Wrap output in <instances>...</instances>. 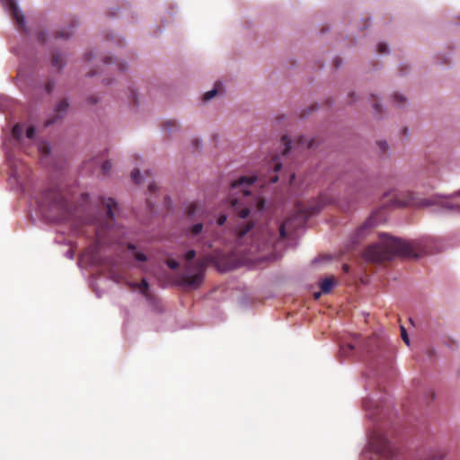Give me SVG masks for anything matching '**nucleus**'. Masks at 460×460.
<instances>
[{"label":"nucleus","mask_w":460,"mask_h":460,"mask_svg":"<svg viewBox=\"0 0 460 460\" xmlns=\"http://www.w3.org/2000/svg\"><path fill=\"white\" fill-rule=\"evenodd\" d=\"M257 180V176H242L232 183L233 190H238L240 195L229 198L230 208L240 219H247V221L238 224L235 228L240 240L254 228V220L259 217L265 208L264 199L257 196L250 197L251 193L247 190Z\"/></svg>","instance_id":"nucleus-1"},{"label":"nucleus","mask_w":460,"mask_h":460,"mask_svg":"<svg viewBox=\"0 0 460 460\" xmlns=\"http://www.w3.org/2000/svg\"><path fill=\"white\" fill-rule=\"evenodd\" d=\"M422 251L416 242H406L386 234H379V242L366 248L364 257L367 261L384 262L399 256L418 258Z\"/></svg>","instance_id":"nucleus-2"},{"label":"nucleus","mask_w":460,"mask_h":460,"mask_svg":"<svg viewBox=\"0 0 460 460\" xmlns=\"http://www.w3.org/2000/svg\"><path fill=\"white\" fill-rule=\"evenodd\" d=\"M290 224L291 220L288 218L281 224L273 222L262 226H254L242 240L236 234L237 242L250 244L247 250L250 253L270 250L287 236L286 229L290 228Z\"/></svg>","instance_id":"nucleus-3"},{"label":"nucleus","mask_w":460,"mask_h":460,"mask_svg":"<svg viewBox=\"0 0 460 460\" xmlns=\"http://www.w3.org/2000/svg\"><path fill=\"white\" fill-rule=\"evenodd\" d=\"M39 206L47 217L53 221H66L71 218V205L58 190L50 189L44 192Z\"/></svg>","instance_id":"nucleus-4"},{"label":"nucleus","mask_w":460,"mask_h":460,"mask_svg":"<svg viewBox=\"0 0 460 460\" xmlns=\"http://www.w3.org/2000/svg\"><path fill=\"white\" fill-rule=\"evenodd\" d=\"M196 256L194 250H190L185 253L187 261L183 273L179 279L180 285L199 286L202 283L205 271V264L201 261L192 262Z\"/></svg>","instance_id":"nucleus-5"},{"label":"nucleus","mask_w":460,"mask_h":460,"mask_svg":"<svg viewBox=\"0 0 460 460\" xmlns=\"http://www.w3.org/2000/svg\"><path fill=\"white\" fill-rule=\"evenodd\" d=\"M281 141L284 146L282 155H286L292 149L301 151L310 149L314 145V139H307L305 136H298L294 141L289 139L288 136H283Z\"/></svg>","instance_id":"nucleus-6"},{"label":"nucleus","mask_w":460,"mask_h":460,"mask_svg":"<svg viewBox=\"0 0 460 460\" xmlns=\"http://www.w3.org/2000/svg\"><path fill=\"white\" fill-rule=\"evenodd\" d=\"M331 202V200H325L323 196H321L317 201L314 202V205H310L308 207H302L298 206L297 208V214L298 217L303 219H307L309 217L315 215L318 213L323 206L327 203Z\"/></svg>","instance_id":"nucleus-7"},{"label":"nucleus","mask_w":460,"mask_h":460,"mask_svg":"<svg viewBox=\"0 0 460 460\" xmlns=\"http://www.w3.org/2000/svg\"><path fill=\"white\" fill-rule=\"evenodd\" d=\"M6 8L11 13L13 18L15 20V22L19 29H25V19L23 14L18 8L17 3L15 0H5Z\"/></svg>","instance_id":"nucleus-8"},{"label":"nucleus","mask_w":460,"mask_h":460,"mask_svg":"<svg viewBox=\"0 0 460 460\" xmlns=\"http://www.w3.org/2000/svg\"><path fill=\"white\" fill-rule=\"evenodd\" d=\"M69 107L68 101L66 99H62L58 104L57 105L54 111V116L45 122V127H49L54 123H56L58 119H61L65 113L66 112Z\"/></svg>","instance_id":"nucleus-9"},{"label":"nucleus","mask_w":460,"mask_h":460,"mask_svg":"<svg viewBox=\"0 0 460 460\" xmlns=\"http://www.w3.org/2000/svg\"><path fill=\"white\" fill-rule=\"evenodd\" d=\"M360 339L358 337H355L353 341L342 343L340 347V353L343 357H349L350 353L354 350L358 349L359 345Z\"/></svg>","instance_id":"nucleus-10"},{"label":"nucleus","mask_w":460,"mask_h":460,"mask_svg":"<svg viewBox=\"0 0 460 460\" xmlns=\"http://www.w3.org/2000/svg\"><path fill=\"white\" fill-rule=\"evenodd\" d=\"M393 205L396 207H407V206H415L416 203L414 201L413 195L411 193H406L403 198L399 196L394 197Z\"/></svg>","instance_id":"nucleus-11"},{"label":"nucleus","mask_w":460,"mask_h":460,"mask_svg":"<svg viewBox=\"0 0 460 460\" xmlns=\"http://www.w3.org/2000/svg\"><path fill=\"white\" fill-rule=\"evenodd\" d=\"M102 205L106 207V214L109 220L111 221L114 217V212L117 210V203L112 198L102 199Z\"/></svg>","instance_id":"nucleus-12"},{"label":"nucleus","mask_w":460,"mask_h":460,"mask_svg":"<svg viewBox=\"0 0 460 460\" xmlns=\"http://www.w3.org/2000/svg\"><path fill=\"white\" fill-rule=\"evenodd\" d=\"M375 226L374 218L368 217L357 230V238H361L367 234V231Z\"/></svg>","instance_id":"nucleus-13"},{"label":"nucleus","mask_w":460,"mask_h":460,"mask_svg":"<svg viewBox=\"0 0 460 460\" xmlns=\"http://www.w3.org/2000/svg\"><path fill=\"white\" fill-rule=\"evenodd\" d=\"M127 247L132 252V256L137 261L145 262L147 261L146 255L142 252L137 251L133 243H128Z\"/></svg>","instance_id":"nucleus-14"},{"label":"nucleus","mask_w":460,"mask_h":460,"mask_svg":"<svg viewBox=\"0 0 460 460\" xmlns=\"http://www.w3.org/2000/svg\"><path fill=\"white\" fill-rule=\"evenodd\" d=\"M441 208L456 212L460 213V205L454 203L451 199H446L440 202Z\"/></svg>","instance_id":"nucleus-15"},{"label":"nucleus","mask_w":460,"mask_h":460,"mask_svg":"<svg viewBox=\"0 0 460 460\" xmlns=\"http://www.w3.org/2000/svg\"><path fill=\"white\" fill-rule=\"evenodd\" d=\"M163 128L168 134L177 131L180 128L179 124L174 119H168L163 124Z\"/></svg>","instance_id":"nucleus-16"},{"label":"nucleus","mask_w":460,"mask_h":460,"mask_svg":"<svg viewBox=\"0 0 460 460\" xmlns=\"http://www.w3.org/2000/svg\"><path fill=\"white\" fill-rule=\"evenodd\" d=\"M203 231V225L201 223H197L190 226L187 231L186 234L190 237H195L200 234Z\"/></svg>","instance_id":"nucleus-17"},{"label":"nucleus","mask_w":460,"mask_h":460,"mask_svg":"<svg viewBox=\"0 0 460 460\" xmlns=\"http://www.w3.org/2000/svg\"><path fill=\"white\" fill-rule=\"evenodd\" d=\"M220 86H221V84H220L219 82L216 83L215 87H214L212 90H210V91L207 92V93L204 94V96H203V100H204V101H209V100H211L212 98H214V97L217 95V92H218V88H219Z\"/></svg>","instance_id":"nucleus-18"},{"label":"nucleus","mask_w":460,"mask_h":460,"mask_svg":"<svg viewBox=\"0 0 460 460\" xmlns=\"http://www.w3.org/2000/svg\"><path fill=\"white\" fill-rule=\"evenodd\" d=\"M23 132V126L21 124H16L13 126L12 129V135L13 137H15L17 140H20Z\"/></svg>","instance_id":"nucleus-19"},{"label":"nucleus","mask_w":460,"mask_h":460,"mask_svg":"<svg viewBox=\"0 0 460 460\" xmlns=\"http://www.w3.org/2000/svg\"><path fill=\"white\" fill-rule=\"evenodd\" d=\"M96 247L94 249H97L102 243H103V235H104V229L102 226H99L96 229Z\"/></svg>","instance_id":"nucleus-20"},{"label":"nucleus","mask_w":460,"mask_h":460,"mask_svg":"<svg viewBox=\"0 0 460 460\" xmlns=\"http://www.w3.org/2000/svg\"><path fill=\"white\" fill-rule=\"evenodd\" d=\"M334 281L335 279L333 276L326 277L321 281L319 288H332L334 285Z\"/></svg>","instance_id":"nucleus-21"},{"label":"nucleus","mask_w":460,"mask_h":460,"mask_svg":"<svg viewBox=\"0 0 460 460\" xmlns=\"http://www.w3.org/2000/svg\"><path fill=\"white\" fill-rule=\"evenodd\" d=\"M72 34H73V32H72L71 30H69V31H60L55 32V37L56 38H60V39H68Z\"/></svg>","instance_id":"nucleus-22"},{"label":"nucleus","mask_w":460,"mask_h":460,"mask_svg":"<svg viewBox=\"0 0 460 460\" xmlns=\"http://www.w3.org/2000/svg\"><path fill=\"white\" fill-rule=\"evenodd\" d=\"M51 63L54 66H62V58L59 54H55L52 57Z\"/></svg>","instance_id":"nucleus-23"},{"label":"nucleus","mask_w":460,"mask_h":460,"mask_svg":"<svg viewBox=\"0 0 460 460\" xmlns=\"http://www.w3.org/2000/svg\"><path fill=\"white\" fill-rule=\"evenodd\" d=\"M41 154L48 155L50 154V146L47 143H41L39 146Z\"/></svg>","instance_id":"nucleus-24"},{"label":"nucleus","mask_w":460,"mask_h":460,"mask_svg":"<svg viewBox=\"0 0 460 460\" xmlns=\"http://www.w3.org/2000/svg\"><path fill=\"white\" fill-rule=\"evenodd\" d=\"M383 444V447L378 449V453L381 455H385L386 452L391 451L390 444L387 440L384 439Z\"/></svg>","instance_id":"nucleus-25"},{"label":"nucleus","mask_w":460,"mask_h":460,"mask_svg":"<svg viewBox=\"0 0 460 460\" xmlns=\"http://www.w3.org/2000/svg\"><path fill=\"white\" fill-rule=\"evenodd\" d=\"M332 289H320V291L314 292L313 294L314 299L318 300L323 294H331Z\"/></svg>","instance_id":"nucleus-26"},{"label":"nucleus","mask_w":460,"mask_h":460,"mask_svg":"<svg viewBox=\"0 0 460 460\" xmlns=\"http://www.w3.org/2000/svg\"><path fill=\"white\" fill-rule=\"evenodd\" d=\"M166 264L171 270H177L180 266L179 262L173 259L167 260Z\"/></svg>","instance_id":"nucleus-27"},{"label":"nucleus","mask_w":460,"mask_h":460,"mask_svg":"<svg viewBox=\"0 0 460 460\" xmlns=\"http://www.w3.org/2000/svg\"><path fill=\"white\" fill-rule=\"evenodd\" d=\"M401 336H402V339L403 340V341L407 345H409L410 344V340H409L406 329L402 325H401Z\"/></svg>","instance_id":"nucleus-28"},{"label":"nucleus","mask_w":460,"mask_h":460,"mask_svg":"<svg viewBox=\"0 0 460 460\" xmlns=\"http://www.w3.org/2000/svg\"><path fill=\"white\" fill-rule=\"evenodd\" d=\"M111 169V164L110 161H105L102 165V170L104 174H107Z\"/></svg>","instance_id":"nucleus-29"},{"label":"nucleus","mask_w":460,"mask_h":460,"mask_svg":"<svg viewBox=\"0 0 460 460\" xmlns=\"http://www.w3.org/2000/svg\"><path fill=\"white\" fill-rule=\"evenodd\" d=\"M131 178L136 183H140V172L138 170H135L131 173Z\"/></svg>","instance_id":"nucleus-30"},{"label":"nucleus","mask_w":460,"mask_h":460,"mask_svg":"<svg viewBox=\"0 0 460 460\" xmlns=\"http://www.w3.org/2000/svg\"><path fill=\"white\" fill-rule=\"evenodd\" d=\"M377 51L381 54L387 53V45L385 43H379L377 46Z\"/></svg>","instance_id":"nucleus-31"},{"label":"nucleus","mask_w":460,"mask_h":460,"mask_svg":"<svg viewBox=\"0 0 460 460\" xmlns=\"http://www.w3.org/2000/svg\"><path fill=\"white\" fill-rule=\"evenodd\" d=\"M36 129L34 127H29L26 130V137L28 138H33Z\"/></svg>","instance_id":"nucleus-32"},{"label":"nucleus","mask_w":460,"mask_h":460,"mask_svg":"<svg viewBox=\"0 0 460 460\" xmlns=\"http://www.w3.org/2000/svg\"><path fill=\"white\" fill-rule=\"evenodd\" d=\"M444 456H445V455L442 452H437L429 460H442L444 458Z\"/></svg>","instance_id":"nucleus-33"},{"label":"nucleus","mask_w":460,"mask_h":460,"mask_svg":"<svg viewBox=\"0 0 460 460\" xmlns=\"http://www.w3.org/2000/svg\"><path fill=\"white\" fill-rule=\"evenodd\" d=\"M394 101L399 104H402L405 102V98L402 95L396 93L394 94Z\"/></svg>","instance_id":"nucleus-34"},{"label":"nucleus","mask_w":460,"mask_h":460,"mask_svg":"<svg viewBox=\"0 0 460 460\" xmlns=\"http://www.w3.org/2000/svg\"><path fill=\"white\" fill-rule=\"evenodd\" d=\"M377 145H378V146H379L380 150H381L383 153L386 152V150H387V144H386V142H385V141H378V142H377Z\"/></svg>","instance_id":"nucleus-35"},{"label":"nucleus","mask_w":460,"mask_h":460,"mask_svg":"<svg viewBox=\"0 0 460 460\" xmlns=\"http://www.w3.org/2000/svg\"><path fill=\"white\" fill-rule=\"evenodd\" d=\"M141 295L146 298V299H149L150 298V289H146V288H143V289H139Z\"/></svg>","instance_id":"nucleus-36"},{"label":"nucleus","mask_w":460,"mask_h":460,"mask_svg":"<svg viewBox=\"0 0 460 460\" xmlns=\"http://www.w3.org/2000/svg\"><path fill=\"white\" fill-rule=\"evenodd\" d=\"M197 206L195 204H191L188 208V215L190 217L193 216L196 212Z\"/></svg>","instance_id":"nucleus-37"},{"label":"nucleus","mask_w":460,"mask_h":460,"mask_svg":"<svg viewBox=\"0 0 460 460\" xmlns=\"http://www.w3.org/2000/svg\"><path fill=\"white\" fill-rule=\"evenodd\" d=\"M37 38H38V40H39L40 42L44 43V42H45V40H46V33H45V32H43V31H40V32L38 33Z\"/></svg>","instance_id":"nucleus-38"},{"label":"nucleus","mask_w":460,"mask_h":460,"mask_svg":"<svg viewBox=\"0 0 460 460\" xmlns=\"http://www.w3.org/2000/svg\"><path fill=\"white\" fill-rule=\"evenodd\" d=\"M45 89L47 93H51L54 89V84L52 82H48L45 85Z\"/></svg>","instance_id":"nucleus-39"},{"label":"nucleus","mask_w":460,"mask_h":460,"mask_svg":"<svg viewBox=\"0 0 460 460\" xmlns=\"http://www.w3.org/2000/svg\"><path fill=\"white\" fill-rule=\"evenodd\" d=\"M278 180H279V177L277 175H272L269 179L264 180V182L275 183L278 181Z\"/></svg>","instance_id":"nucleus-40"},{"label":"nucleus","mask_w":460,"mask_h":460,"mask_svg":"<svg viewBox=\"0 0 460 460\" xmlns=\"http://www.w3.org/2000/svg\"><path fill=\"white\" fill-rule=\"evenodd\" d=\"M226 221V215H221L218 218H217V225L218 226H223Z\"/></svg>","instance_id":"nucleus-41"},{"label":"nucleus","mask_w":460,"mask_h":460,"mask_svg":"<svg viewBox=\"0 0 460 460\" xmlns=\"http://www.w3.org/2000/svg\"><path fill=\"white\" fill-rule=\"evenodd\" d=\"M272 166H273V169H274V172H278L279 170H280V168H281V164H280V163H279V162H277V161H274V162H273Z\"/></svg>","instance_id":"nucleus-42"},{"label":"nucleus","mask_w":460,"mask_h":460,"mask_svg":"<svg viewBox=\"0 0 460 460\" xmlns=\"http://www.w3.org/2000/svg\"><path fill=\"white\" fill-rule=\"evenodd\" d=\"M130 288H148V284H147V282L146 280H143L141 285H133Z\"/></svg>","instance_id":"nucleus-43"},{"label":"nucleus","mask_w":460,"mask_h":460,"mask_svg":"<svg viewBox=\"0 0 460 460\" xmlns=\"http://www.w3.org/2000/svg\"><path fill=\"white\" fill-rule=\"evenodd\" d=\"M88 102L91 104H94V103H96L98 102V100H97V98L92 96V97L88 98Z\"/></svg>","instance_id":"nucleus-44"},{"label":"nucleus","mask_w":460,"mask_h":460,"mask_svg":"<svg viewBox=\"0 0 460 460\" xmlns=\"http://www.w3.org/2000/svg\"><path fill=\"white\" fill-rule=\"evenodd\" d=\"M155 189H156V186H155V183H150V184L148 185V190H149V191H151V192H152V191H155Z\"/></svg>","instance_id":"nucleus-45"},{"label":"nucleus","mask_w":460,"mask_h":460,"mask_svg":"<svg viewBox=\"0 0 460 460\" xmlns=\"http://www.w3.org/2000/svg\"><path fill=\"white\" fill-rule=\"evenodd\" d=\"M119 69L120 71H124V70L126 69V66H125V64H123V63H119Z\"/></svg>","instance_id":"nucleus-46"},{"label":"nucleus","mask_w":460,"mask_h":460,"mask_svg":"<svg viewBox=\"0 0 460 460\" xmlns=\"http://www.w3.org/2000/svg\"><path fill=\"white\" fill-rule=\"evenodd\" d=\"M343 270H344L345 272H349V265H348V264H344V265H343Z\"/></svg>","instance_id":"nucleus-47"},{"label":"nucleus","mask_w":460,"mask_h":460,"mask_svg":"<svg viewBox=\"0 0 460 460\" xmlns=\"http://www.w3.org/2000/svg\"><path fill=\"white\" fill-rule=\"evenodd\" d=\"M193 144L195 145L196 148H199V140H194Z\"/></svg>","instance_id":"nucleus-48"},{"label":"nucleus","mask_w":460,"mask_h":460,"mask_svg":"<svg viewBox=\"0 0 460 460\" xmlns=\"http://www.w3.org/2000/svg\"><path fill=\"white\" fill-rule=\"evenodd\" d=\"M379 108H380L379 104H377V103H375V104H374V109H376V110H379Z\"/></svg>","instance_id":"nucleus-49"},{"label":"nucleus","mask_w":460,"mask_h":460,"mask_svg":"<svg viewBox=\"0 0 460 460\" xmlns=\"http://www.w3.org/2000/svg\"><path fill=\"white\" fill-rule=\"evenodd\" d=\"M111 58H107L105 59V63H111Z\"/></svg>","instance_id":"nucleus-50"},{"label":"nucleus","mask_w":460,"mask_h":460,"mask_svg":"<svg viewBox=\"0 0 460 460\" xmlns=\"http://www.w3.org/2000/svg\"><path fill=\"white\" fill-rule=\"evenodd\" d=\"M294 179H295V174H292V175L290 176V183H292V182H293V180H294Z\"/></svg>","instance_id":"nucleus-51"},{"label":"nucleus","mask_w":460,"mask_h":460,"mask_svg":"<svg viewBox=\"0 0 460 460\" xmlns=\"http://www.w3.org/2000/svg\"><path fill=\"white\" fill-rule=\"evenodd\" d=\"M92 261H97V259H96V257H95L94 255H93V257H92Z\"/></svg>","instance_id":"nucleus-52"},{"label":"nucleus","mask_w":460,"mask_h":460,"mask_svg":"<svg viewBox=\"0 0 460 460\" xmlns=\"http://www.w3.org/2000/svg\"><path fill=\"white\" fill-rule=\"evenodd\" d=\"M423 204L424 205H429V203L427 200L423 201Z\"/></svg>","instance_id":"nucleus-53"},{"label":"nucleus","mask_w":460,"mask_h":460,"mask_svg":"<svg viewBox=\"0 0 460 460\" xmlns=\"http://www.w3.org/2000/svg\"><path fill=\"white\" fill-rule=\"evenodd\" d=\"M106 226H107L108 229L110 228V222L106 223Z\"/></svg>","instance_id":"nucleus-54"},{"label":"nucleus","mask_w":460,"mask_h":460,"mask_svg":"<svg viewBox=\"0 0 460 460\" xmlns=\"http://www.w3.org/2000/svg\"><path fill=\"white\" fill-rule=\"evenodd\" d=\"M146 202L150 205V207L152 206L151 201L149 199H147Z\"/></svg>","instance_id":"nucleus-55"},{"label":"nucleus","mask_w":460,"mask_h":460,"mask_svg":"<svg viewBox=\"0 0 460 460\" xmlns=\"http://www.w3.org/2000/svg\"><path fill=\"white\" fill-rule=\"evenodd\" d=\"M455 195L460 196V190L457 191Z\"/></svg>","instance_id":"nucleus-56"}]
</instances>
